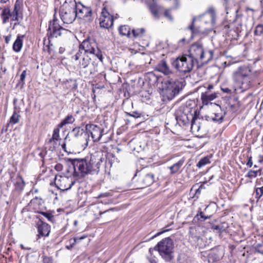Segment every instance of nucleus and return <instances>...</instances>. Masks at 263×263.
Wrapping results in <instances>:
<instances>
[{"label":"nucleus","mask_w":263,"mask_h":263,"mask_svg":"<svg viewBox=\"0 0 263 263\" xmlns=\"http://www.w3.org/2000/svg\"><path fill=\"white\" fill-rule=\"evenodd\" d=\"M8 0H0V3H6Z\"/></svg>","instance_id":"obj_60"},{"label":"nucleus","mask_w":263,"mask_h":263,"mask_svg":"<svg viewBox=\"0 0 263 263\" xmlns=\"http://www.w3.org/2000/svg\"><path fill=\"white\" fill-rule=\"evenodd\" d=\"M164 15L165 17H166L167 18H168L170 21H173V17L171 16V14L170 13V11L169 10H166L164 11Z\"/></svg>","instance_id":"obj_44"},{"label":"nucleus","mask_w":263,"mask_h":263,"mask_svg":"<svg viewBox=\"0 0 263 263\" xmlns=\"http://www.w3.org/2000/svg\"><path fill=\"white\" fill-rule=\"evenodd\" d=\"M94 58L95 57L79 51L72 57L73 59L78 61V66L80 69L88 67L91 64L93 65L95 63L93 61ZM80 72H82V70Z\"/></svg>","instance_id":"obj_9"},{"label":"nucleus","mask_w":263,"mask_h":263,"mask_svg":"<svg viewBox=\"0 0 263 263\" xmlns=\"http://www.w3.org/2000/svg\"><path fill=\"white\" fill-rule=\"evenodd\" d=\"M221 90H222L223 92L227 93H232V90L227 87H222Z\"/></svg>","instance_id":"obj_47"},{"label":"nucleus","mask_w":263,"mask_h":263,"mask_svg":"<svg viewBox=\"0 0 263 263\" xmlns=\"http://www.w3.org/2000/svg\"><path fill=\"white\" fill-rule=\"evenodd\" d=\"M250 69L246 66L238 68L233 73V80L237 87L244 91L248 89L251 85L250 77Z\"/></svg>","instance_id":"obj_2"},{"label":"nucleus","mask_w":263,"mask_h":263,"mask_svg":"<svg viewBox=\"0 0 263 263\" xmlns=\"http://www.w3.org/2000/svg\"><path fill=\"white\" fill-rule=\"evenodd\" d=\"M26 76V71L24 70L20 76V81L24 83V81Z\"/></svg>","instance_id":"obj_46"},{"label":"nucleus","mask_w":263,"mask_h":263,"mask_svg":"<svg viewBox=\"0 0 263 263\" xmlns=\"http://www.w3.org/2000/svg\"><path fill=\"white\" fill-rule=\"evenodd\" d=\"M216 97V93L209 94L207 92H205V93H202L201 98L203 104L204 105H208L210 101L215 99Z\"/></svg>","instance_id":"obj_23"},{"label":"nucleus","mask_w":263,"mask_h":263,"mask_svg":"<svg viewBox=\"0 0 263 263\" xmlns=\"http://www.w3.org/2000/svg\"><path fill=\"white\" fill-rule=\"evenodd\" d=\"M184 163V160H180L177 162L169 167V168L171 171V173L172 174H175L177 173L179 170L181 168Z\"/></svg>","instance_id":"obj_26"},{"label":"nucleus","mask_w":263,"mask_h":263,"mask_svg":"<svg viewBox=\"0 0 263 263\" xmlns=\"http://www.w3.org/2000/svg\"><path fill=\"white\" fill-rule=\"evenodd\" d=\"M76 0H65L60 9V17L64 23L71 24L76 20Z\"/></svg>","instance_id":"obj_3"},{"label":"nucleus","mask_w":263,"mask_h":263,"mask_svg":"<svg viewBox=\"0 0 263 263\" xmlns=\"http://www.w3.org/2000/svg\"><path fill=\"white\" fill-rule=\"evenodd\" d=\"M145 30L144 28H138L133 29L132 32L135 37H142L144 33Z\"/></svg>","instance_id":"obj_30"},{"label":"nucleus","mask_w":263,"mask_h":263,"mask_svg":"<svg viewBox=\"0 0 263 263\" xmlns=\"http://www.w3.org/2000/svg\"><path fill=\"white\" fill-rule=\"evenodd\" d=\"M212 228L214 230H216L218 232H221L222 230V228L219 225H214L212 227Z\"/></svg>","instance_id":"obj_51"},{"label":"nucleus","mask_w":263,"mask_h":263,"mask_svg":"<svg viewBox=\"0 0 263 263\" xmlns=\"http://www.w3.org/2000/svg\"><path fill=\"white\" fill-rule=\"evenodd\" d=\"M157 69L165 75H168L172 73L171 70L170 69L166 62L164 60L161 61L158 64L157 66Z\"/></svg>","instance_id":"obj_19"},{"label":"nucleus","mask_w":263,"mask_h":263,"mask_svg":"<svg viewBox=\"0 0 263 263\" xmlns=\"http://www.w3.org/2000/svg\"><path fill=\"white\" fill-rule=\"evenodd\" d=\"M154 181V174L152 173L145 174L141 179L142 184L144 186L151 185Z\"/></svg>","instance_id":"obj_20"},{"label":"nucleus","mask_w":263,"mask_h":263,"mask_svg":"<svg viewBox=\"0 0 263 263\" xmlns=\"http://www.w3.org/2000/svg\"><path fill=\"white\" fill-rule=\"evenodd\" d=\"M84 133V130L80 127L74 128L71 132V134L74 137H78L81 136Z\"/></svg>","instance_id":"obj_33"},{"label":"nucleus","mask_w":263,"mask_h":263,"mask_svg":"<svg viewBox=\"0 0 263 263\" xmlns=\"http://www.w3.org/2000/svg\"><path fill=\"white\" fill-rule=\"evenodd\" d=\"M195 64L192 58L187 54L178 57L172 63V66L177 71L183 74L190 72Z\"/></svg>","instance_id":"obj_6"},{"label":"nucleus","mask_w":263,"mask_h":263,"mask_svg":"<svg viewBox=\"0 0 263 263\" xmlns=\"http://www.w3.org/2000/svg\"><path fill=\"white\" fill-rule=\"evenodd\" d=\"M174 243L173 240L170 237L163 239L159 242L154 248L158 251L160 255L165 261H170L173 258Z\"/></svg>","instance_id":"obj_5"},{"label":"nucleus","mask_w":263,"mask_h":263,"mask_svg":"<svg viewBox=\"0 0 263 263\" xmlns=\"http://www.w3.org/2000/svg\"><path fill=\"white\" fill-rule=\"evenodd\" d=\"M252 156H250L248 157V161L247 163V165L249 166V167H251L253 165V162L252 160Z\"/></svg>","instance_id":"obj_48"},{"label":"nucleus","mask_w":263,"mask_h":263,"mask_svg":"<svg viewBox=\"0 0 263 263\" xmlns=\"http://www.w3.org/2000/svg\"><path fill=\"white\" fill-rule=\"evenodd\" d=\"M11 11L9 9H5L3 10L2 17L3 23H5L7 22L10 17L11 18V20L12 21V15H11Z\"/></svg>","instance_id":"obj_27"},{"label":"nucleus","mask_w":263,"mask_h":263,"mask_svg":"<svg viewBox=\"0 0 263 263\" xmlns=\"http://www.w3.org/2000/svg\"><path fill=\"white\" fill-rule=\"evenodd\" d=\"M20 116L16 113L15 111L13 112V115L10 119V123L12 124H15L19 121V118Z\"/></svg>","instance_id":"obj_37"},{"label":"nucleus","mask_w":263,"mask_h":263,"mask_svg":"<svg viewBox=\"0 0 263 263\" xmlns=\"http://www.w3.org/2000/svg\"><path fill=\"white\" fill-rule=\"evenodd\" d=\"M41 214L44 216L49 221H52L53 219V216L49 213L47 212H42Z\"/></svg>","instance_id":"obj_43"},{"label":"nucleus","mask_w":263,"mask_h":263,"mask_svg":"<svg viewBox=\"0 0 263 263\" xmlns=\"http://www.w3.org/2000/svg\"><path fill=\"white\" fill-rule=\"evenodd\" d=\"M181 263H193L190 259H187L186 260L183 261Z\"/></svg>","instance_id":"obj_57"},{"label":"nucleus","mask_w":263,"mask_h":263,"mask_svg":"<svg viewBox=\"0 0 263 263\" xmlns=\"http://www.w3.org/2000/svg\"><path fill=\"white\" fill-rule=\"evenodd\" d=\"M100 25L101 27L108 29L113 25L114 18L105 8L102 9Z\"/></svg>","instance_id":"obj_13"},{"label":"nucleus","mask_w":263,"mask_h":263,"mask_svg":"<svg viewBox=\"0 0 263 263\" xmlns=\"http://www.w3.org/2000/svg\"><path fill=\"white\" fill-rule=\"evenodd\" d=\"M119 31L122 35L128 36L130 34V28L127 25H123L120 27Z\"/></svg>","instance_id":"obj_29"},{"label":"nucleus","mask_w":263,"mask_h":263,"mask_svg":"<svg viewBox=\"0 0 263 263\" xmlns=\"http://www.w3.org/2000/svg\"><path fill=\"white\" fill-rule=\"evenodd\" d=\"M76 13L78 18H85L91 16L92 10L90 7L84 6L81 3H77Z\"/></svg>","instance_id":"obj_14"},{"label":"nucleus","mask_w":263,"mask_h":263,"mask_svg":"<svg viewBox=\"0 0 263 263\" xmlns=\"http://www.w3.org/2000/svg\"><path fill=\"white\" fill-rule=\"evenodd\" d=\"M189 57L197 63L199 62L208 63L213 58V52L211 50L204 51L202 45L199 43L193 44L189 50Z\"/></svg>","instance_id":"obj_4"},{"label":"nucleus","mask_w":263,"mask_h":263,"mask_svg":"<svg viewBox=\"0 0 263 263\" xmlns=\"http://www.w3.org/2000/svg\"><path fill=\"white\" fill-rule=\"evenodd\" d=\"M96 70L92 71L91 70H90L89 72H85L86 76H89L90 74H93L96 72Z\"/></svg>","instance_id":"obj_54"},{"label":"nucleus","mask_w":263,"mask_h":263,"mask_svg":"<svg viewBox=\"0 0 263 263\" xmlns=\"http://www.w3.org/2000/svg\"><path fill=\"white\" fill-rule=\"evenodd\" d=\"M43 263H53L52 259L49 257H43Z\"/></svg>","instance_id":"obj_45"},{"label":"nucleus","mask_w":263,"mask_h":263,"mask_svg":"<svg viewBox=\"0 0 263 263\" xmlns=\"http://www.w3.org/2000/svg\"><path fill=\"white\" fill-rule=\"evenodd\" d=\"M206 13H209V17L212 22V23L214 22V9L213 7L209 8Z\"/></svg>","instance_id":"obj_38"},{"label":"nucleus","mask_w":263,"mask_h":263,"mask_svg":"<svg viewBox=\"0 0 263 263\" xmlns=\"http://www.w3.org/2000/svg\"><path fill=\"white\" fill-rule=\"evenodd\" d=\"M168 230H164L163 231H161V232H158L157 233V234H156L155 235H154L152 238L151 239H153L154 238L160 235V234H162L163 233L165 232H166Z\"/></svg>","instance_id":"obj_52"},{"label":"nucleus","mask_w":263,"mask_h":263,"mask_svg":"<svg viewBox=\"0 0 263 263\" xmlns=\"http://www.w3.org/2000/svg\"><path fill=\"white\" fill-rule=\"evenodd\" d=\"M195 19H196L195 18H194L193 19L192 25L189 27V28L192 31V37H193V34L196 33L198 31L197 30V29H195L194 28V23Z\"/></svg>","instance_id":"obj_42"},{"label":"nucleus","mask_w":263,"mask_h":263,"mask_svg":"<svg viewBox=\"0 0 263 263\" xmlns=\"http://www.w3.org/2000/svg\"><path fill=\"white\" fill-rule=\"evenodd\" d=\"M37 231L39 237H47L50 232V226L42 221H40L37 223Z\"/></svg>","instance_id":"obj_16"},{"label":"nucleus","mask_w":263,"mask_h":263,"mask_svg":"<svg viewBox=\"0 0 263 263\" xmlns=\"http://www.w3.org/2000/svg\"><path fill=\"white\" fill-rule=\"evenodd\" d=\"M254 35L257 36H261L263 35V25H257L254 31Z\"/></svg>","instance_id":"obj_36"},{"label":"nucleus","mask_w":263,"mask_h":263,"mask_svg":"<svg viewBox=\"0 0 263 263\" xmlns=\"http://www.w3.org/2000/svg\"><path fill=\"white\" fill-rule=\"evenodd\" d=\"M195 121L193 120L192 122V125H191V129H197V130L199 129V127L197 126V125L195 124L194 123Z\"/></svg>","instance_id":"obj_50"},{"label":"nucleus","mask_w":263,"mask_h":263,"mask_svg":"<svg viewBox=\"0 0 263 263\" xmlns=\"http://www.w3.org/2000/svg\"><path fill=\"white\" fill-rule=\"evenodd\" d=\"M211 119L215 122L221 123L223 119V115L222 114H214L211 117Z\"/></svg>","instance_id":"obj_35"},{"label":"nucleus","mask_w":263,"mask_h":263,"mask_svg":"<svg viewBox=\"0 0 263 263\" xmlns=\"http://www.w3.org/2000/svg\"><path fill=\"white\" fill-rule=\"evenodd\" d=\"M127 116H131L135 118H138L141 117V113L138 111H133L132 112H126Z\"/></svg>","instance_id":"obj_39"},{"label":"nucleus","mask_w":263,"mask_h":263,"mask_svg":"<svg viewBox=\"0 0 263 263\" xmlns=\"http://www.w3.org/2000/svg\"><path fill=\"white\" fill-rule=\"evenodd\" d=\"M210 158L208 157H204L201 158L197 164V166L198 168H201L204 165L210 163Z\"/></svg>","instance_id":"obj_31"},{"label":"nucleus","mask_w":263,"mask_h":263,"mask_svg":"<svg viewBox=\"0 0 263 263\" xmlns=\"http://www.w3.org/2000/svg\"><path fill=\"white\" fill-rule=\"evenodd\" d=\"M110 210H106V211H104V212H101L100 213V215H102V214H104V213H106V212H109Z\"/></svg>","instance_id":"obj_61"},{"label":"nucleus","mask_w":263,"mask_h":263,"mask_svg":"<svg viewBox=\"0 0 263 263\" xmlns=\"http://www.w3.org/2000/svg\"><path fill=\"white\" fill-rule=\"evenodd\" d=\"M182 89V85L178 81L166 80L162 83V93L169 100H172Z\"/></svg>","instance_id":"obj_8"},{"label":"nucleus","mask_w":263,"mask_h":263,"mask_svg":"<svg viewBox=\"0 0 263 263\" xmlns=\"http://www.w3.org/2000/svg\"><path fill=\"white\" fill-rule=\"evenodd\" d=\"M146 3L147 4L151 13L153 16L157 18H159V12L160 10V7L158 6L155 0H146Z\"/></svg>","instance_id":"obj_17"},{"label":"nucleus","mask_w":263,"mask_h":263,"mask_svg":"<svg viewBox=\"0 0 263 263\" xmlns=\"http://www.w3.org/2000/svg\"><path fill=\"white\" fill-rule=\"evenodd\" d=\"M86 130L91 135L92 140L94 142L99 141L103 135L104 129L97 125L87 124Z\"/></svg>","instance_id":"obj_12"},{"label":"nucleus","mask_w":263,"mask_h":263,"mask_svg":"<svg viewBox=\"0 0 263 263\" xmlns=\"http://www.w3.org/2000/svg\"><path fill=\"white\" fill-rule=\"evenodd\" d=\"M12 181L13 183L15 190L20 192L23 190L25 186V182L21 176L17 175L12 179Z\"/></svg>","instance_id":"obj_18"},{"label":"nucleus","mask_w":263,"mask_h":263,"mask_svg":"<svg viewBox=\"0 0 263 263\" xmlns=\"http://www.w3.org/2000/svg\"><path fill=\"white\" fill-rule=\"evenodd\" d=\"M202 189V185H201L200 186V187H199V189L197 190L196 193H200V190Z\"/></svg>","instance_id":"obj_58"},{"label":"nucleus","mask_w":263,"mask_h":263,"mask_svg":"<svg viewBox=\"0 0 263 263\" xmlns=\"http://www.w3.org/2000/svg\"><path fill=\"white\" fill-rule=\"evenodd\" d=\"M254 194L255 198L258 201L263 195V186L260 187L256 188L255 191L254 192Z\"/></svg>","instance_id":"obj_34"},{"label":"nucleus","mask_w":263,"mask_h":263,"mask_svg":"<svg viewBox=\"0 0 263 263\" xmlns=\"http://www.w3.org/2000/svg\"><path fill=\"white\" fill-rule=\"evenodd\" d=\"M59 133H60V130H59V127L54 129L53 132L52 136L51 138H50L49 140V143H51L52 142H53V148H54L57 147V146L58 145L57 142L60 139Z\"/></svg>","instance_id":"obj_25"},{"label":"nucleus","mask_w":263,"mask_h":263,"mask_svg":"<svg viewBox=\"0 0 263 263\" xmlns=\"http://www.w3.org/2000/svg\"><path fill=\"white\" fill-rule=\"evenodd\" d=\"M210 216H206L202 212L200 211L194 217V220L195 221H200L203 222L210 218Z\"/></svg>","instance_id":"obj_28"},{"label":"nucleus","mask_w":263,"mask_h":263,"mask_svg":"<svg viewBox=\"0 0 263 263\" xmlns=\"http://www.w3.org/2000/svg\"><path fill=\"white\" fill-rule=\"evenodd\" d=\"M11 36H6L5 37V42L6 43H8L10 40Z\"/></svg>","instance_id":"obj_55"},{"label":"nucleus","mask_w":263,"mask_h":263,"mask_svg":"<svg viewBox=\"0 0 263 263\" xmlns=\"http://www.w3.org/2000/svg\"><path fill=\"white\" fill-rule=\"evenodd\" d=\"M35 200H36L39 202V203H41V202L42 201V199L41 198H38L37 197H36L35 198H34L33 200H31V202H33V201H34Z\"/></svg>","instance_id":"obj_53"},{"label":"nucleus","mask_w":263,"mask_h":263,"mask_svg":"<svg viewBox=\"0 0 263 263\" xmlns=\"http://www.w3.org/2000/svg\"><path fill=\"white\" fill-rule=\"evenodd\" d=\"M54 168L58 171H61L63 170V165L60 163H58L55 165Z\"/></svg>","instance_id":"obj_49"},{"label":"nucleus","mask_w":263,"mask_h":263,"mask_svg":"<svg viewBox=\"0 0 263 263\" xmlns=\"http://www.w3.org/2000/svg\"><path fill=\"white\" fill-rule=\"evenodd\" d=\"M86 237V235H83L82 236H77L73 238L70 239L69 240V242L70 243V248H72L76 243L79 242L81 240Z\"/></svg>","instance_id":"obj_32"},{"label":"nucleus","mask_w":263,"mask_h":263,"mask_svg":"<svg viewBox=\"0 0 263 263\" xmlns=\"http://www.w3.org/2000/svg\"><path fill=\"white\" fill-rule=\"evenodd\" d=\"M259 162H262L263 161V157H262L260 159H259Z\"/></svg>","instance_id":"obj_64"},{"label":"nucleus","mask_w":263,"mask_h":263,"mask_svg":"<svg viewBox=\"0 0 263 263\" xmlns=\"http://www.w3.org/2000/svg\"><path fill=\"white\" fill-rule=\"evenodd\" d=\"M24 35H18L13 44V50L16 52H19L22 48Z\"/></svg>","instance_id":"obj_22"},{"label":"nucleus","mask_w":263,"mask_h":263,"mask_svg":"<svg viewBox=\"0 0 263 263\" xmlns=\"http://www.w3.org/2000/svg\"><path fill=\"white\" fill-rule=\"evenodd\" d=\"M111 157H112V158H113V159H114V160H112V159H111L110 160H109V161H110V165H111H111H112V161H114V162L115 161V156H114V155L111 154Z\"/></svg>","instance_id":"obj_56"},{"label":"nucleus","mask_w":263,"mask_h":263,"mask_svg":"<svg viewBox=\"0 0 263 263\" xmlns=\"http://www.w3.org/2000/svg\"><path fill=\"white\" fill-rule=\"evenodd\" d=\"M22 7L23 5L21 1L16 0L14 4L13 10L11 12L13 21H18L19 20V18H22Z\"/></svg>","instance_id":"obj_15"},{"label":"nucleus","mask_w":263,"mask_h":263,"mask_svg":"<svg viewBox=\"0 0 263 263\" xmlns=\"http://www.w3.org/2000/svg\"><path fill=\"white\" fill-rule=\"evenodd\" d=\"M75 121L74 117L71 114H68L59 124V128H62L67 124L73 123Z\"/></svg>","instance_id":"obj_24"},{"label":"nucleus","mask_w":263,"mask_h":263,"mask_svg":"<svg viewBox=\"0 0 263 263\" xmlns=\"http://www.w3.org/2000/svg\"><path fill=\"white\" fill-rule=\"evenodd\" d=\"M213 88V86L212 85L210 84L208 85V89L209 90H210L211 89H212Z\"/></svg>","instance_id":"obj_59"},{"label":"nucleus","mask_w":263,"mask_h":263,"mask_svg":"<svg viewBox=\"0 0 263 263\" xmlns=\"http://www.w3.org/2000/svg\"><path fill=\"white\" fill-rule=\"evenodd\" d=\"M62 146L63 149H65V147H66V144H62Z\"/></svg>","instance_id":"obj_63"},{"label":"nucleus","mask_w":263,"mask_h":263,"mask_svg":"<svg viewBox=\"0 0 263 263\" xmlns=\"http://www.w3.org/2000/svg\"><path fill=\"white\" fill-rule=\"evenodd\" d=\"M79 51L97 57L101 61L103 60L102 51L99 49L97 43L92 39L85 40L79 46Z\"/></svg>","instance_id":"obj_7"},{"label":"nucleus","mask_w":263,"mask_h":263,"mask_svg":"<svg viewBox=\"0 0 263 263\" xmlns=\"http://www.w3.org/2000/svg\"><path fill=\"white\" fill-rule=\"evenodd\" d=\"M222 254L217 250H212L209 252H202L201 253V259L208 263H220Z\"/></svg>","instance_id":"obj_11"},{"label":"nucleus","mask_w":263,"mask_h":263,"mask_svg":"<svg viewBox=\"0 0 263 263\" xmlns=\"http://www.w3.org/2000/svg\"><path fill=\"white\" fill-rule=\"evenodd\" d=\"M60 180L61 182V186L60 188L62 190H67L70 189L72 186L74 184V181H72L69 178L67 177H61Z\"/></svg>","instance_id":"obj_21"},{"label":"nucleus","mask_w":263,"mask_h":263,"mask_svg":"<svg viewBox=\"0 0 263 263\" xmlns=\"http://www.w3.org/2000/svg\"><path fill=\"white\" fill-rule=\"evenodd\" d=\"M154 250H155V249H154V248H150V249H149V253H150L151 254H152V252H153Z\"/></svg>","instance_id":"obj_62"},{"label":"nucleus","mask_w":263,"mask_h":263,"mask_svg":"<svg viewBox=\"0 0 263 263\" xmlns=\"http://www.w3.org/2000/svg\"><path fill=\"white\" fill-rule=\"evenodd\" d=\"M59 20L55 17L50 21L48 26V35L49 37H58L66 34L68 30L60 25Z\"/></svg>","instance_id":"obj_10"},{"label":"nucleus","mask_w":263,"mask_h":263,"mask_svg":"<svg viewBox=\"0 0 263 263\" xmlns=\"http://www.w3.org/2000/svg\"><path fill=\"white\" fill-rule=\"evenodd\" d=\"M255 252L263 255V242L261 243H258L255 247Z\"/></svg>","instance_id":"obj_40"},{"label":"nucleus","mask_w":263,"mask_h":263,"mask_svg":"<svg viewBox=\"0 0 263 263\" xmlns=\"http://www.w3.org/2000/svg\"><path fill=\"white\" fill-rule=\"evenodd\" d=\"M257 171L250 170L248 172L247 177L249 178H255L257 176Z\"/></svg>","instance_id":"obj_41"},{"label":"nucleus","mask_w":263,"mask_h":263,"mask_svg":"<svg viewBox=\"0 0 263 263\" xmlns=\"http://www.w3.org/2000/svg\"><path fill=\"white\" fill-rule=\"evenodd\" d=\"M97 157V159L96 156L91 155L90 159H69L68 160L73 168L74 175L77 177H84L88 174H98L101 163L105 160L102 154L101 156L98 155Z\"/></svg>","instance_id":"obj_1"}]
</instances>
